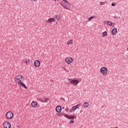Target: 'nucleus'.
I'll use <instances>...</instances> for the list:
<instances>
[{"instance_id": "1", "label": "nucleus", "mask_w": 128, "mask_h": 128, "mask_svg": "<svg viewBox=\"0 0 128 128\" xmlns=\"http://www.w3.org/2000/svg\"><path fill=\"white\" fill-rule=\"evenodd\" d=\"M24 78L22 75H18L15 77L14 78V83L18 84L22 82H24Z\"/></svg>"}, {"instance_id": "2", "label": "nucleus", "mask_w": 128, "mask_h": 128, "mask_svg": "<svg viewBox=\"0 0 128 128\" xmlns=\"http://www.w3.org/2000/svg\"><path fill=\"white\" fill-rule=\"evenodd\" d=\"M61 6L64 8H66V10H70V6L68 2L62 1L61 2Z\"/></svg>"}, {"instance_id": "3", "label": "nucleus", "mask_w": 128, "mask_h": 128, "mask_svg": "<svg viewBox=\"0 0 128 128\" xmlns=\"http://www.w3.org/2000/svg\"><path fill=\"white\" fill-rule=\"evenodd\" d=\"M100 72L103 76H108V68L106 67H102L100 69Z\"/></svg>"}, {"instance_id": "4", "label": "nucleus", "mask_w": 128, "mask_h": 128, "mask_svg": "<svg viewBox=\"0 0 128 128\" xmlns=\"http://www.w3.org/2000/svg\"><path fill=\"white\" fill-rule=\"evenodd\" d=\"M68 80L70 82V84H73L74 86H78V84L80 83L78 80L72 79H68Z\"/></svg>"}, {"instance_id": "5", "label": "nucleus", "mask_w": 128, "mask_h": 128, "mask_svg": "<svg viewBox=\"0 0 128 128\" xmlns=\"http://www.w3.org/2000/svg\"><path fill=\"white\" fill-rule=\"evenodd\" d=\"M6 116L8 120H10L14 116V113L12 112H8L6 113Z\"/></svg>"}, {"instance_id": "6", "label": "nucleus", "mask_w": 128, "mask_h": 128, "mask_svg": "<svg viewBox=\"0 0 128 128\" xmlns=\"http://www.w3.org/2000/svg\"><path fill=\"white\" fill-rule=\"evenodd\" d=\"M64 116L68 118V120H74V118H76V114L73 115H68V114H64Z\"/></svg>"}, {"instance_id": "7", "label": "nucleus", "mask_w": 128, "mask_h": 128, "mask_svg": "<svg viewBox=\"0 0 128 128\" xmlns=\"http://www.w3.org/2000/svg\"><path fill=\"white\" fill-rule=\"evenodd\" d=\"M65 60H66V64H72V62H74L72 58L71 57L66 58L65 59Z\"/></svg>"}, {"instance_id": "8", "label": "nucleus", "mask_w": 128, "mask_h": 128, "mask_svg": "<svg viewBox=\"0 0 128 128\" xmlns=\"http://www.w3.org/2000/svg\"><path fill=\"white\" fill-rule=\"evenodd\" d=\"M4 128H11L12 125L10 122H6L3 123Z\"/></svg>"}, {"instance_id": "9", "label": "nucleus", "mask_w": 128, "mask_h": 128, "mask_svg": "<svg viewBox=\"0 0 128 128\" xmlns=\"http://www.w3.org/2000/svg\"><path fill=\"white\" fill-rule=\"evenodd\" d=\"M80 104H78L76 106H72L71 108V109L70 110V112H74V110H76L78 108H80Z\"/></svg>"}, {"instance_id": "10", "label": "nucleus", "mask_w": 128, "mask_h": 128, "mask_svg": "<svg viewBox=\"0 0 128 128\" xmlns=\"http://www.w3.org/2000/svg\"><path fill=\"white\" fill-rule=\"evenodd\" d=\"M18 86H20V88H27L26 86V84L24 83V81H22L20 83H18Z\"/></svg>"}, {"instance_id": "11", "label": "nucleus", "mask_w": 128, "mask_h": 128, "mask_svg": "<svg viewBox=\"0 0 128 128\" xmlns=\"http://www.w3.org/2000/svg\"><path fill=\"white\" fill-rule=\"evenodd\" d=\"M34 66H36V68L40 66V62L38 60H36L34 62Z\"/></svg>"}, {"instance_id": "12", "label": "nucleus", "mask_w": 128, "mask_h": 128, "mask_svg": "<svg viewBox=\"0 0 128 128\" xmlns=\"http://www.w3.org/2000/svg\"><path fill=\"white\" fill-rule=\"evenodd\" d=\"M104 24H106L107 26H112V28H114V25H112V23L110 21H108V22H104Z\"/></svg>"}, {"instance_id": "13", "label": "nucleus", "mask_w": 128, "mask_h": 128, "mask_svg": "<svg viewBox=\"0 0 128 128\" xmlns=\"http://www.w3.org/2000/svg\"><path fill=\"white\" fill-rule=\"evenodd\" d=\"M56 22V19H54V18H48L47 22H50V24H52V22Z\"/></svg>"}, {"instance_id": "14", "label": "nucleus", "mask_w": 128, "mask_h": 128, "mask_svg": "<svg viewBox=\"0 0 128 128\" xmlns=\"http://www.w3.org/2000/svg\"><path fill=\"white\" fill-rule=\"evenodd\" d=\"M31 106H32V108H36L38 106V102H36V101H33L31 103Z\"/></svg>"}, {"instance_id": "15", "label": "nucleus", "mask_w": 128, "mask_h": 128, "mask_svg": "<svg viewBox=\"0 0 128 128\" xmlns=\"http://www.w3.org/2000/svg\"><path fill=\"white\" fill-rule=\"evenodd\" d=\"M56 110L57 112H62V107L60 106H57Z\"/></svg>"}, {"instance_id": "16", "label": "nucleus", "mask_w": 128, "mask_h": 128, "mask_svg": "<svg viewBox=\"0 0 128 128\" xmlns=\"http://www.w3.org/2000/svg\"><path fill=\"white\" fill-rule=\"evenodd\" d=\"M116 32H118V29L116 28H114L112 31V34H116Z\"/></svg>"}, {"instance_id": "17", "label": "nucleus", "mask_w": 128, "mask_h": 128, "mask_svg": "<svg viewBox=\"0 0 128 128\" xmlns=\"http://www.w3.org/2000/svg\"><path fill=\"white\" fill-rule=\"evenodd\" d=\"M42 102H48V98H44V100H40Z\"/></svg>"}, {"instance_id": "18", "label": "nucleus", "mask_w": 128, "mask_h": 128, "mask_svg": "<svg viewBox=\"0 0 128 128\" xmlns=\"http://www.w3.org/2000/svg\"><path fill=\"white\" fill-rule=\"evenodd\" d=\"M84 108H88V102H85L84 104Z\"/></svg>"}, {"instance_id": "19", "label": "nucleus", "mask_w": 128, "mask_h": 128, "mask_svg": "<svg viewBox=\"0 0 128 128\" xmlns=\"http://www.w3.org/2000/svg\"><path fill=\"white\" fill-rule=\"evenodd\" d=\"M72 44V40H69L67 42V44H68V46H70V44Z\"/></svg>"}, {"instance_id": "20", "label": "nucleus", "mask_w": 128, "mask_h": 128, "mask_svg": "<svg viewBox=\"0 0 128 128\" xmlns=\"http://www.w3.org/2000/svg\"><path fill=\"white\" fill-rule=\"evenodd\" d=\"M102 36H108V32H106V31H104L102 32Z\"/></svg>"}, {"instance_id": "21", "label": "nucleus", "mask_w": 128, "mask_h": 128, "mask_svg": "<svg viewBox=\"0 0 128 128\" xmlns=\"http://www.w3.org/2000/svg\"><path fill=\"white\" fill-rule=\"evenodd\" d=\"M92 18H94V16H90L88 20V22H90V20H92Z\"/></svg>"}, {"instance_id": "22", "label": "nucleus", "mask_w": 128, "mask_h": 128, "mask_svg": "<svg viewBox=\"0 0 128 128\" xmlns=\"http://www.w3.org/2000/svg\"><path fill=\"white\" fill-rule=\"evenodd\" d=\"M55 18H56V20H60V16H54Z\"/></svg>"}, {"instance_id": "23", "label": "nucleus", "mask_w": 128, "mask_h": 128, "mask_svg": "<svg viewBox=\"0 0 128 128\" xmlns=\"http://www.w3.org/2000/svg\"><path fill=\"white\" fill-rule=\"evenodd\" d=\"M112 6H116V2H112L111 4Z\"/></svg>"}, {"instance_id": "24", "label": "nucleus", "mask_w": 128, "mask_h": 128, "mask_svg": "<svg viewBox=\"0 0 128 128\" xmlns=\"http://www.w3.org/2000/svg\"><path fill=\"white\" fill-rule=\"evenodd\" d=\"M69 124H74V120H70V122H69Z\"/></svg>"}, {"instance_id": "25", "label": "nucleus", "mask_w": 128, "mask_h": 128, "mask_svg": "<svg viewBox=\"0 0 128 128\" xmlns=\"http://www.w3.org/2000/svg\"><path fill=\"white\" fill-rule=\"evenodd\" d=\"M25 64H30V60L25 61Z\"/></svg>"}, {"instance_id": "26", "label": "nucleus", "mask_w": 128, "mask_h": 128, "mask_svg": "<svg viewBox=\"0 0 128 128\" xmlns=\"http://www.w3.org/2000/svg\"><path fill=\"white\" fill-rule=\"evenodd\" d=\"M65 111L66 112H68V108H66L65 109Z\"/></svg>"}, {"instance_id": "27", "label": "nucleus", "mask_w": 128, "mask_h": 128, "mask_svg": "<svg viewBox=\"0 0 128 128\" xmlns=\"http://www.w3.org/2000/svg\"><path fill=\"white\" fill-rule=\"evenodd\" d=\"M67 0H62V2H66Z\"/></svg>"}, {"instance_id": "28", "label": "nucleus", "mask_w": 128, "mask_h": 128, "mask_svg": "<svg viewBox=\"0 0 128 128\" xmlns=\"http://www.w3.org/2000/svg\"><path fill=\"white\" fill-rule=\"evenodd\" d=\"M34 2H36L38 0H32Z\"/></svg>"}, {"instance_id": "29", "label": "nucleus", "mask_w": 128, "mask_h": 128, "mask_svg": "<svg viewBox=\"0 0 128 128\" xmlns=\"http://www.w3.org/2000/svg\"><path fill=\"white\" fill-rule=\"evenodd\" d=\"M54 0V2H56L57 0Z\"/></svg>"}, {"instance_id": "30", "label": "nucleus", "mask_w": 128, "mask_h": 128, "mask_svg": "<svg viewBox=\"0 0 128 128\" xmlns=\"http://www.w3.org/2000/svg\"><path fill=\"white\" fill-rule=\"evenodd\" d=\"M100 4H102V2H100Z\"/></svg>"}]
</instances>
